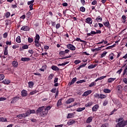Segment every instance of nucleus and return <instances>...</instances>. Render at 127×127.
Listing matches in <instances>:
<instances>
[{
	"instance_id": "41",
	"label": "nucleus",
	"mask_w": 127,
	"mask_h": 127,
	"mask_svg": "<svg viewBox=\"0 0 127 127\" xmlns=\"http://www.w3.org/2000/svg\"><path fill=\"white\" fill-rule=\"evenodd\" d=\"M86 80L85 79L78 80L76 82V84H81L82 83H85Z\"/></svg>"
},
{
	"instance_id": "15",
	"label": "nucleus",
	"mask_w": 127,
	"mask_h": 127,
	"mask_svg": "<svg viewBox=\"0 0 127 127\" xmlns=\"http://www.w3.org/2000/svg\"><path fill=\"white\" fill-rule=\"evenodd\" d=\"M44 109V106L40 107H39L37 110L36 111L37 114H40V113H41L43 111V110Z\"/></svg>"
},
{
	"instance_id": "18",
	"label": "nucleus",
	"mask_w": 127,
	"mask_h": 127,
	"mask_svg": "<svg viewBox=\"0 0 127 127\" xmlns=\"http://www.w3.org/2000/svg\"><path fill=\"white\" fill-rule=\"evenodd\" d=\"M77 81V77H74L72 78V79L71 80V82L69 83V86H71V85H73L74 83H75Z\"/></svg>"
},
{
	"instance_id": "60",
	"label": "nucleus",
	"mask_w": 127,
	"mask_h": 127,
	"mask_svg": "<svg viewBox=\"0 0 127 127\" xmlns=\"http://www.w3.org/2000/svg\"><path fill=\"white\" fill-rule=\"evenodd\" d=\"M36 93H37V91L36 90H34L33 91H31L30 93V95H34V94H36Z\"/></svg>"
},
{
	"instance_id": "20",
	"label": "nucleus",
	"mask_w": 127,
	"mask_h": 127,
	"mask_svg": "<svg viewBox=\"0 0 127 127\" xmlns=\"http://www.w3.org/2000/svg\"><path fill=\"white\" fill-rule=\"evenodd\" d=\"M74 98H69L65 101V103L66 104H71V103H73V102H74Z\"/></svg>"
},
{
	"instance_id": "22",
	"label": "nucleus",
	"mask_w": 127,
	"mask_h": 127,
	"mask_svg": "<svg viewBox=\"0 0 127 127\" xmlns=\"http://www.w3.org/2000/svg\"><path fill=\"white\" fill-rule=\"evenodd\" d=\"M94 104V103L93 102H89L85 104V107L87 108L88 107H91V106H93Z\"/></svg>"
},
{
	"instance_id": "55",
	"label": "nucleus",
	"mask_w": 127,
	"mask_h": 127,
	"mask_svg": "<svg viewBox=\"0 0 127 127\" xmlns=\"http://www.w3.org/2000/svg\"><path fill=\"white\" fill-rule=\"evenodd\" d=\"M95 84H96V82H91V84L89 85V87L90 88H92V87H94V86H95Z\"/></svg>"
},
{
	"instance_id": "63",
	"label": "nucleus",
	"mask_w": 127,
	"mask_h": 127,
	"mask_svg": "<svg viewBox=\"0 0 127 127\" xmlns=\"http://www.w3.org/2000/svg\"><path fill=\"white\" fill-rule=\"evenodd\" d=\"M51 92L52 93H56V88H53L51 90Z\"/></svg>"
},
{
	"instance_id": "4",
	"label": "nucleus",
	"mask_w": 127,
	"mask_h": 127,
	"mask_svg": "<svg viewBox=\"0 0 127 127\" xmlns=\"http://www.w3.org/2000/svg\"><path fill=\"white\" fill-rule=\"evenodd\" d=\"M47 114H48V112H47V110H46L44 108L42 110V111L40 113V116L41 117H45V116H47Z\"/></svg>"
},
{
	"instance_id": "24",
	"label": "nucleus",
	"mask_w": 127,
	"mask_h": 127,
	"mask_svg": "<svg viewBox=\"0 0 127 127\" xmlns=\"http://www.w3.org/2000/svg\"><path fill=\"white\" fill-rule=\"evenodd\" d=\"M116 78H108L107 80V82L108 83H113V82H114V81H115V80H116Z\"/></svg>"
},
{
	"instance_id": "12",
	"label": "nucleus",
	"mask_w": 127,
	"mask_h": 127,
	"mask_svg": "<svg viewBox=\"0 0 127 127\" xmlns=\"http://www.w3.org/2000/svg\"><path fill=\"white\" fill-rule=\"evenodd\" d=\"M7 48H8L7 46H6L4 48L3 55L5 56L8 55V50H7Z\"/></svg>"
},
{
	"instance_id": "14",
	"label": "nucleus",
	"mask_w": 127,
	"mask_h": 127,
	"mask_svg": "<svg viewBox=\"0 0 127 127\" xmlns=\"http://www.w3.org/2000/svg\"><path fill=\"white\" fill-rule=\"evenodd\" d=\"M51 68L54 71H59L60 70V68H59L58 67V66H57L56 65H52V67H51Z\"/></svg>"
},
{
	"instance_id": "7",
	"label": "nucleus",
	"mask_w": 127,
	"mask_h": 127,
	"mask_svg": "<svg viewBox=\"0 0 127 127\" xmlns=\"http://www.w3.org/2000/svg\"><path fill=\"white\" fill-rule=\"evenodd\" d=\"M18 100H19V97L15 96L12 99V100L11 101V104H15V103H16V101H18Z\"/></svg>"
},
{
	"instance_id": "51",
	"label": "nucleus",
	"mask_w": 127,
	"mask_h": 127,
	"mask_svg": "<svg viewBox=\"0 0 127 127\" xmlns=\"http://www.w3.org/2000/svg\"><path fill=\"white\" fill-rule=\"evenodd\" d=\"M109 127V123H105L104 124H102L101 126V127Z\"/></svg>"
},
{
	"instance_id": "3",
	"label": "nucleus",
	"mask_w": 127,
	"mask_h": 127,
	"mask_svg": "<svg viewBox=\"0 0 127 127\" xmlns=\"http://www.w3.org/2000/svg\"><path fill=\"white\" fill-rule=\"evenodd\" d=\"M66 47L68 50H71V51H75L76 50V47L71 44H67Z\"/></svg>"
},
{
	"instance_id": "34",
	"label": "nucleus",
	"mask_w": 127,
	"mask_h": 127,
	"mask_svg": "<svg viewBox=\"0 0 127 127\" xmlns=\"http://www.w3.org/2000/svg\"><path fill=\"white\" fill-rule=\"evenodd\" d=\"M16 42L17 43H20L21 42V40L20 39V36H18L16 38Z\"/></svg>"
},
{
	"instance_id": "11",
	"label": "nucleus",
	"mask_w": 127,
	"mask_h": 127,
	"mask_svg": "<svg viewBox=\"0 0 127 127\" xmlns=\"http://www.w3.org/2000/svg\"><path fill=\"white\" fill-rule=\"evenodd\" d=\"M21 30L23 31H29V27L27 26H23L21 28Z\"/></svg>"
},
{
	"instance_id": "64",
	"label": "nucleus",
	"mask_w": 127,
	"mask_h": 127,
	"mask_svg": "<svg viewBox=\"0 0 127 127\" xmlns=\"http://www.w3.org/2000/svg\"><path fill=\"white\" fill-rule=\"evenodd\" d=\"M123 82H124V83H125V84H127V78H124Z\"/></svg>"
},
{
	"instance_id": "19",
	"label": "nucleus",
	"mask_w": 127,
	"mask_h": 127,
	"mask_svg": "<svg viewBox=\"0 0 127 127\" xmlns=\"http://www.w3.org/2000/svg\"><path fill=\"white\" fill-rule=\"evenodd\" d=\"M29 116V113L27 112V111L25 113L22 114V117L23 119H25L26 117H28Z\"/></svg>"
},
{
	"instance_id": "57",
	"label": "nucleus",
	"mask_w": 127,
	"mask_h": 127,
	"mask_svg": "<svg viewBox=\"0 0 127 127\" xmlns=\"http://www.w3.org/2000/svg\"><path fill=\"white\" fill-rule=\"evenodd\" d=\"M10 24H11V21H10L9 20L7 21V22L5 23L6 26H7V25H9Z\"/></svg>"
},
{
	"instance_id": "27",
	"label": "nucleus",
	"mask_w": 127,
	"mask_h": 127,
	"mask_svg": "<svg viewBox=\"0 0 127 127\" xmlns=\"http://www.w3.org/2000/svg\"><path fill=\"white\" fill-rule=\"evenodd\" d=\"M47 67V65H43L42 66V68L40 69V71H41L42 72H44V71H45V69H46Z\"/></svg>"
},
{
	"instance_id": "54",
	"label": "nucleus",
	"mask_w": 127,
	"mask_h": 127,
	"mask_svg": "<svg viewBox=\"0 0 127 127\" xmlns=\"http://www.w3.org/2000/svg\"><path fill=\"white\" fill-rule=\"evenodd\" d=\"M68 58H71V56H69L64 57L60 58V59H61V60H63V59H68Z\"/></svg>"
},
{
	"instance_id": "52",
	"label": "nucleus",
	"mask_w": 127,
	"mask_h": 127,
	"mask_svg": "<svg viewBox=\"0 0 127 127\" xmlns=\"http://www.w3.org/2000/svg\"><path fill=\"white\" fill-rule=\"evenodd\" d=\"M4 79V75L2 74H0V81H2V80H3Z\"/></svg>"
},
{
	"instance_id": "35",
	"label": "nucleus",
	"mask_w": 127,
	"mask_h": 127,
	"mask_svg": "<svg viewBox=\"0 0 127 127\" xmlns=\"http://www.w3.org/2000/svg\"><path fill=\"white\" fill-rule=\"evenodd\" d=\"M108 53V52L104 51L103 52V53L101 55V56L100 57V58H103L104 57H105L106 56V55H107V54Z\"/></svg>"
},
{
	"instance_id": "43",
	"label": "nucleus",
	"mask_w": 127,
	"mask_h": 127,
	"mask_svg": "<svg viewBox=\"0 0 127 127\" xmlns=\"http://www.w3.org/2000/svg\"><path fill=\"white\" fill-rule=\"evenodd\" d=\"M79 9L81 11H82V12H85L86 11V8H85L84 6L80 7Z\"/></svg>"
},
{
	"instance_id": "40",
	"label": "nucleus",
	"mask_w": 127,
	"mask_h": 127,
	"mask_svg": "<svg viewBox=\"0 0 127 127\" xmlns=\"http://www.w3.org/2000/svg\"><path fill=\"white\" fill-rule=\"evenodd\" d=\"M94 97L96 98L97 99H100L101 94L99 93H95L94 94Z\"/></svg>"
},
{
	"instance_id": "23",
	"label": "nucleus",
	"mask_w": 127,
	"mask_h": 127,
	"mask_svg": "<svg viewBox=\"0 0 127 127\" xmlns=\"http://www.w3.org/2000/svg\"><path fill=\"white\" fill-rule=\"evenodd\" d=\"M92 121H93V117L92 116L89 117L86 120V123L90 124V123H91Z\"/></svg>"
},
{
	"instance_id": "30",
	"label": "nucleus",
	"mask_w": 127,
	"mask_h": 127,
	"mask_svg": "<svg viewBox=\"0 0 127 127\" xmlns=\"http://www.w3.org/2000/svg\"><path fill=\"white\" fill-rule=\"evenodd\" d=\"M105 78H107V76L105 75V76H101L100 77L97 78L95 81L98 82V81L100 80H103V79H105Z\"/></svg>"
},
{
	"instance_id": "50",
	"label": "nucleus",
	"mask_w": 127,
	"mask_h": 127,
	"mask_svg": "<svg viewBox=\"0 0 127 127\" xmlns=\"http://www.w3.org/2000/svg\"><path fill=\"white\" fill-rule=\"evenodd\" d=\"M76 41H80V42H85V41L81 40V39H80V38H76L75 39Z\"/></svg>"
},
{
	"instance_id": "44",
	"label": "nucleus",
	"mask_w": 127,
	"mask_h": 127,
	"mask_svg": "<svg viewBox=\"0 0 127 127\" xmlns=\"http://www.w3.org/2000/svg\"><path fill=\"white\" fill-rule=\"evenodd\" d=\"M107 98V96L106 95H104L103 94H100V99H106Z\"/></svg>"
},
{
	"instance_id": "17",
	"label": "nucleus",
	"mask_w": 127,
	"mask_h": 127,
	"mask_svg": "<svg viewBox=\"0 0 127 127\" xmlns=\"http://www.w3.org/2000/svg\"><path fill=\"white\" fill-rule=\"evenodd\" d=\"M96 34V32L94 31H91L90 33H87V37H88V36H93V35Z\"/></svg>"
},
{
	"instance_id": "47",
	"label": "nucleus",
	"mask_w": 127,
	"mask_h": 127,
	"mask_svg": "<svg viewBox=\"0 0 127 127\" xmlns=\"http://www.w3.org/2000/svg\"><path fill=\"white\" fill-rule=\"evenodd\" d=\"M113 103H114V104L115 105H118V104H119V100L117 99H113Z\"/></svg>"
},
{
	"instance_id": "58",
	"label": "nucleus",
	"mask_w": 127,
	"mask_h": 127,
	"mask_svg": "<svg viewBox=\"0 0 127 127\" xmlns=\"http://www.w3.org/2000/svg\"><path fill=\"white\" fill-rule=\"evenodd\" d=\"M127 66L126 65L125 66V68L124 70V72H123V75L125 76L126 75V73H127Z\"/></svg>"
},
{
	"instance_id": "2",
	"label": "nucleus",
	"mask_w": 127,
	"mask_h": 127,
	"mask_svg": "<svg viewBox=\"0 0 127 127\" xmlns=\"http://www.w3.org/2000/svg\"><path fill=\"white\" fill-rule=\"evenodd\" d=\"M69 52H70V50H69L68 49H66L64 51H60L59 54L60 56H61V57H63V56H65V55L69 53Z\"/></svg>"
},
{
	"instance_id": "16",
	"label": "nucleus",
	"mask_w": 127,
	"mask_h": 127,
	"mask_svg": "<svg viewBox=\"0 0 127 127\" xmlns=\"http://www.w3.org/2000/svg\"><path fill=\"white\" fill-rule=\"evenodd\" d=\"M12 65L15 68H17V67L18 66V63L17 62V61H14L12 63Z\"/></svg>"
},
{
	"instance_id": "59",
	"label": "nucleus",
	"mask_w": 127,
	"mask_h": 127,
	"mask_svg": "<svg viewBox=\"0 0 127 127\" xmlns=\"http://www.w3.org/2000/svg\"><path fill=\"white\" fill-rule=\"evenodd\" d=\"M23 49H28V45H24L22 46Z\"/></svg>"
},
{
	"instance_id": "9",
	"label": "nucleus",
	"mask_w": 127,
	"mask_h": 127,
	"mask_svg": "<svg viewBox=\"0 0 127 127\" xmlns=\"http://www.w3.org/2000/svg\"><path fill=\"white\" fill-rule=\"evenodd\" d=\"M74 124H76V121H75V120H69L67 124L68 126H72V125H74Z\"/></svg>"
},
{
	"instance_id": "1",
	"label": "nucleus",
	"mask_w": 127,
	"mask_h": 127,
	"mask_svg": "<svg viewBox=\"0 0 127 127\" xmlns=\"http://www.w3.org/2000/svg\"><path fill=\"white\" fill-rule=\"evenodd\" d=\"M127 126V120L121 121L117 124L116 127H125Z\"/></svg>"
},
{
	"instance_id": "21",
	"label": "nucleus",
	"mask_w": 127,
	"mask_h": 127,
	"mask_svg": "<svg viewBox=\"0 0 127 127\" xmlns=\"http://www.w3.org/2000/svg\"><path fill=\"white\" fill-rule=\"evenodd\" d=\"M2 84H4V85H8L9 83H10V81L8 79H4L2 81Z\"/></svg>"
},
{
	"instance_id": "6",
	"label": "nucleus",
	"mask_w": 127,
	"mask_h": 127,
	"mask_svg": "<svg viewBox=\"0 0 127 127\" xmlns=\"http://www.w3.org/2000/svg\"><path fill=\"white\" fill-rule=\"evenodd\" d=\"M85 22L86 23H88V24H92V23H93V20H92V18H91V17H87L85 19Z\"/></svg>"
},
{
	"instance_id": "61",
	"label": "nucleus",
	"mask_w": 127,
	"mask_h": 127,
	"mask_svg": "<svg viewBox=\"0 0 127 127\" xmlns=\"http://www.w3.org/2000/svg\"><path fill=\"white\" fill-rule=\"evenodd\" d=\"M94 68V64H91L88 66V69H93Z\"/></svg>"
},
{
	"instance_id": "62",
	"label": "nucleus",
	"mask_w": 127,
	"mask_h": 127,
	"mask_svg": "<svg viewBox=\"0 0 127 127\" xmlns=\"http://www.w3.org/2000/svg\"><path fill=\"white\" fill-rule=\"evenodd\" d=\"M123 121H125L123 118H120L118 119V123H120V122H123Z\"/></svg>"
},
{
	"instance_id": "28",
	"label": "nucleus",
	"mask_w": 127,
	"mask_h": 127,
	"mask_svg": "<svg viewBox=\"0 0 127 127\" xmlns=\"http://www.w3.org/2000/svg\"><path fill=\"white\" fill-rule=\"evenodd\" d=\"M85 109H86L85 107L78 108L76 109V112H83V111H84V110H85Z\"/></svg>"
},
{
	"instance_id": "49",
	"label": "nucleus",
	"mask_w": 127,
	"mask_h": 127,
	"mask_svg": "<svg viewBox=\"0 0 127 127\" xmlns=\"http://www.w3.org/2000/svg\"><path fill=\"white\" fill-rule=\"evenodd\" d=\"M44 109L46 111H47V112L48 113V111L51 109V107L50 106H47L46 108L44 107Z\"/></svg>"
},
{
	"instance_id": "10",
	"label": "nucleus",
	"mask_w": 127,
	"mask_h": 127,
	"mask_svg": "<svg viewBox=\"0 0 127 127\" xmlns=\"http://www.w3.org/2000/svg\"><path fill=\"white\" fill-rule=\"evenodd\" d=\"M99 105L98 104H96L95 105H94L92 108V112H97V111H98V109H99Z\"/></svg>"
},
{
	"instance_id": "29",
	"label": "nucleus",
	"mask_w": 127,
	"mask_h": 127,
	"mask_svg": "<svg viewBox=\"0 0 127 127\" xmlns=\"http://www.w3.org/2000/svg\"><path fill=\"white\" fill-rule=\"evenodd\" d=\"M39 39H40V36H39V34H36L35 38V41H39Z\"/></svg>"
},
{
	"instance_id": "8",
	"label": "nucleus",
	"mask_w": 127,
	"mask_h": 127,
	"mask_svg": "<svg viewBox=\"0 0 127 127\" xmlns=\"http://www.w3.org/2000/svg\"><path fill=\"white\" fill-rule=\"evenodd\" d=\"M28 95V93H27V91L23 89L21 91V96L22 97H26Z\"/></svg>"
},
{
	"instance_id": "32",
	"label": "nucleus",
	"mask_w": 127,
	"mask_h": 127,
	"mask_svg": "<svg viewBox=\"0 0 127 127\" xmlns=\"http://www.w3.org/2000/svg\"><path fill=\"white\" fill-rule=\"evenodd\" d=\"M27 111L29 113V116H30L31 114H35V110H29Z\"/></svg>"
},
{
	"instance_id": "31",
	"label": "nucleus",
	"mask_w": 127,
	"mask_h": 127,
	"mask_svg": "<svg viewBox=\"0 0 127 127\" xmlns=\"http://www.w3.org/2000/svg\"><path fill=\"white\" fill-rule=\"evenodd\" d=\"M61 105H62V99L59 100L57 104V107H60Z\"/></svg>"
},
{
	"instance_id": "37",
	"label": "nucleus",
	"mask_w": 127,
	"mask_h": 127,
	"mask_svg": "<svg viewBox=\"0 0 127 127\" xmlns=\"http://www.w3.org/2000/svg\"><path fill=\"white\" fill-rule=\"evenodd\" d=\"M34 85V83H33V81H30L28 82V86L29 88H32Z\"/></svg>"
},
{
	"instance_id": "26",
	"label": "nucleus",
	"mask_w": 127,
	"mask_h": 127,
	"mask_svg": "<svg viewBox=\"0 0 127 127\" xmlns=\"http://www.w3.org/2000/svg\"><path fill=\"white\" fill-rule=\"evenodd\" d=\"M103 24L105 25V26L108 27V28H111V26L110 25V22L109 21L106 22H103Z\"/></svg>"
},
{
	"instance_id": "33",
	"label": "nucleus",
	"mask_w": 127,
	"mask_h": 127,
	"mask_svg": "<svg viewBox=\"0 0 127 127\" xmlns=\"http://www.w3.org/2000/svg\"><path fill=\"white\" fill-rule=\"evenodd\" d=\"M95 20L97 21V22H101L102 20V17H100V16H98L96 17Z\"/></svg>"
},
{
	"instance_id": "56",
	"label": "nucleus",
	"mask_w": 127,
	"mask_h": 127,
	"mask_svg": "<svg viewBox=\"0 0 127 127\" xmlns=\"http://www.w3.org/2000/svg\"><path fill=\"white\" fill-rule=\"evenodd\" d=\"M122 88H123V87H122V85H119L117 86V90L118 91H121Z\"/></svg>"
},
{
	"instance_id": "42",
	"label": "nucleus",
	"mask_w": 127,
	"mask_h": 127,
	"mask_svg": "<svg viewBox=\"0 0 127 127\" xmlns=\"http://www.w3.org/2000/svg\"><path fill=\"white\" fill-rule=\"evenodd\" d=\"M53 77H54V74H53V73H51L48 76V79L49 80H52V79L53 78Z\"/></svg>"
},
{
	"instance_id": "46",
	"label": "nucleus",
	"mask_w": 127,
	"mask_h": 127,
	"mask_svg": "<svg viewBox=\"0 0 127 127\" xmlns=\"http://www.w3.org/2000/svg\"><path fill=\"white\" fill-rule=\"evenodd\" d=\"M33 2H34V0H32L31 1H29L27 2L28 5H30L31 4H33Z\"/></svg>"
},
{
	"instance_id": "45",
	"label": "nucleus",
	"mask_w": 127,
	"mask_h": 127,
	"mask_svg": "<svg viewBox=\"0 0 127 127\" xmlns=\"http://www.w3.org/2000/svg\"><path fill=\"white\" fill-rule=\"evenodd\" d=\"M28 42L29 43H32V42H33V39L30 37H29L28 38Z\"/></svg>"
},
{
	"instance_id": "36",
	"label": "nucleus",
	"mask_w": 127,
	"mask_h": 127,
	"mask_svg": "<svg viewBox=\"0 0 127 127\" xmlns=\"http://www.w3.org/2000/svg\"><path fill=\"white\" fill-rule=\"evenodd\" d=\"M103 91L104 93H106V94L110 93L111 92V89H107V88L104 89Z\"/></svg>"
},
{
	"instance_id": "13",
	"label": "nucleus",
	"mask_w": 127,
	"mask_h": 127,
	"mask_svg": "<svg viewBox=\"0 0 127 127\" xmlns=\"http://www.w3.org/2000/svg\"><path fill=\"white\" fill-rule=\"evenodd\" d=\"M21 61H23V62H28L30 61V58H21Z\"/></svg>"
},
{
	"instance_id": "5",
	"label": "nucleus",
	"mask_w": 127,
	"mask_h": 127,
	"mask_svg": "<svg viewBox=\"0 0 127 127\" xmlns=\"http://www.w3.org/2000/svg\"><path fill=\"white\" fill-rule=\"evenodd\" d=\"M92 90H87L84 92V93L82 94V97H87V96H89V95L92 94Z\"/></svg>"
},
{
	"instance_id": "39",
	"label": "nucleus",
	"mask_w": 127,
	"mask_h": 127,
	"mask_svg": "<svg viewBox=\"0 0 127 127\" xmlns=\"http://www.w3.org/2000/svg\"><path fill=\"white\" fill-rule=\"evenodd\" d=\"M4 15H5L6 18H8V17H9V16H10V12H7L4 13Z\"/></svg>"
},
{
	"instance_id": "53",
	"label": "nucleus",
	"mask_w": 127,
	"mask_h": 127,
	"mask_svg": "<svg viewBox=\"0 0 127 127\" xmlns=\"http://www.w3.org/2000/svg\"><path fill=\"white\" fill-rule=\"evenodd\" d=\"M74 64H75L76 65L81 63V61L80 60H75L74 62Z\"/></svg>"
},
{
	"instance_id": "25",
	"label": "nucleus",
	"mask_w": 127,
	"mask_h": 127,
	"mask_svg": "<svg viewBox=\"0 0 127 127\" xmlns=\"http://www.w3.org/2000/svg\"><path fill=\"white\" fill-rule=\"evenodd\" d=\"M35 46H36V47H41V44L39 43V41H35Z\"/></svg>"
},
{
	"instance_id": "48",
	"label": "nucleus",
	"mask_w": 127,
	"mask_h": 127,
	"mask_svg": "<svg viewBox=\"0 0 127 127\" xmlns=\"http://www.w3.org/2000/svg\"><path fill=\"white\" fill-rule=\"evenodd\" d=\"M109 104V101L107 100H105L103 104V106H107V105Z\"/></svg>"
},
{
	"instance_id": "38",
	"label": "nucleus",
	"mask_w": 127,
	"mask_h": 127,
	"mask_svg": "<svg viewBox=\"0 0 127 127\" xmlns=\"http://www.w3.org/2000/svg\"><path fill=\"white\" fill-rule=\"evenodd\" d=\"M74 117V114L72 113H69L68 114L67 117V119H72V118Z\"/></svg>"
}]
</instances>
